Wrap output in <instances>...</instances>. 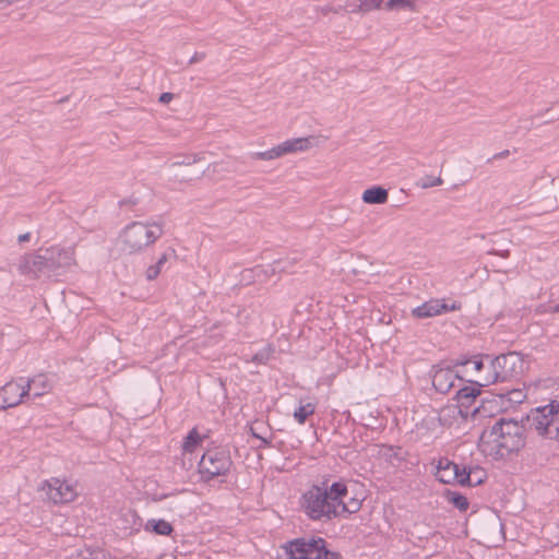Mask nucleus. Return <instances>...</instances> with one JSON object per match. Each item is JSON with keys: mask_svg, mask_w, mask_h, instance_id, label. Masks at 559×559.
I'll return each mask as SVG.
<instances>
[{"mask_svg": "<svg viewBox=\"0 0 559 559\" xmlns=\"http://www.w3.org/2000/svg\"><path fill=\"white\" fill-rule=\"evenodd\" d=\"M443 183V180L441 177H433V176H424L419 179L417 182V186L423 189H428L437 186H441Z\"/></svg>", "mask_w": 559, "mask_h": 559, "instance_id": "nucleus-27", "label": "nucleus"}, {"mask_svg": "<svg viewBox=\"0 0 559 559\" xmlns=\"http://www.w3.org/2000/svg\"><path fill=\"white\" fill-rule=\"evenodd\" d=\"M163 267H160L159 265L157 264H154V265H151L147 270H146V278L148 281H152L154 278H156L158 276V274L160 273Z\"/></svg>", "mask_w": 559, "mask_h": 559, "instance_id": "nucleus-33", "label": "nucleus"}, {"mask_svg": "<svg viewBox=\"0 0 559 559\" xmlns=\"http://www.w3.org/2000/svg\"><path fill=\"white\" fill-rule=\"evenodd\" d=\"M145 528L152 530L154 533H156L158 535H164V536H168L173 532L171 524L165 520H155V519L148 520L145 525Z\"/></svg>", "mask_w": 559, "mask_h": 559, "instance_id": "nucleus-20", "label": "nucleus"}, {"mask_svg": "<svg viewBox=\"0 0 559 559\" xmlns=\"http://www.w3.org/2000/svg\"><path fill=\"white\" fill-rule=\"evenodd\" d=\"M251 431H252V436H253L254 438L259 439V437H262V436L260 435V432H257V431H255V428H254V427H251Z\"/></svg>", "mask_w": 559, "mask_h": 559, "instance_id": "nucleus-46", "label": "nucleus"}, {"mask_svg": "<svg viewBox=\"0 0 559 559\" xmlns=\"http://www.w3.org/2000/svg\"><path fill=\"white\" fill-rule=\"evenodd\" d=\"M201 441V437L195 428H193L185 438L182 450L185 453H192Z\"/></svg>", "mask_w": 559, "mask_h": 559, "instance_id": "nucleus-21", "label": "nucleus"}, {"mask_svg": "<svg viewBox=\"0 0 559 559\" xmlns=\"http://www.w3.org/2000/svg\"><path fill=\"white\" fill-rule=\"evenodd\" d=\"M175 251L173 249H169L168 251L164 252L159 259L157 260L156 264L160 267L164 266V264L169 260L170 255H174Z\"/></svg>", "mask_w": 559, "mask_h": 559, "instance_id": "nucleus-35", "label": "nucleus"}, {"mask_svg": "<svg viewBox=\"0 0 559 559\" xmlns=\"http://www.w3.org/2000/svg\"><path fill=\"white\" fill-rule=\"evenodd\" d=\"M29 239H31L29 233L22 234L17 238L19 242H25V241H28Z\"/></svg>", "mask_w": 559, "mask_h": 559, "instance_id": "nucleus-42", "label": "nucleus"}, {"mask_svg": "<svg viewBox=\"0 0 559 559\" xmlns=\"http://www.w3.org/2000/svg\"><path fill=\"white\" fill-rule=\"evenodd\" d=\"M24 385L27 389L28 397L31 395L39 397L52 389V380L47 374L40 373L31 379L24 378Z\"/></svg>", "mask_w": 559, "mask_h": 559, "instance_id": "nucleus-15", "label": "nucleus"}, {"mask_svg": "<svg viewBox=\"0 0 559 559\" xmlns=\"http://www.w3.org/2000/svg\"><path fill=\"white\" fill-rule=\"evenodd\" d=\"M344 9L349 12H359L357 5H345Z\"/></svg>", "mask_w": 559, "mask_h": 559, "instance_id": "nucleus-43", "label": "nucleus"}, {"mask_svg": "<svg viewBox=\"0 0 559 559\" xmlns=\"http://www.w3.org/2000/svg\"><path fill=\"white\" fill-rule=\"evenodd\" d=\"M479 392L476 388L463 386L457 391L456 396L462 405H465V401L475 399Z\"/></svg>", "mask_w": 559, "mask_h": 559, "instance_id": "nucleus-23", "label": "nucleus"}, {"mask_svg": "<svg viewBox=\"0 0 559 559\" xmlns=\"http://www.w3.org/2000/svg\"><path fill=\"white\" fill-rule=\"evenodd\" d=\"M24 397H28L24 378L5 383L0 388V411L17 406Z\"/></svg>", "mask_w": 559, "mask_h": 559, "instance_id": "nucleus-10", "label": "nucleus"}, {"mask_svg": "<svg viewBox=\"0 0 559 559\" xmlns=\"http://www.w3.org/2000/svg\"><path fill=\"white\" fill-rule=\"evenodd\" d=\"M455 381H462L459 373L450 366H437L432 373V384L435 389L445 394L455 385Z\"/></svg>", "mask_w": 559, "mask_h": 559, "instance_id": "nucleus-14", "label": "nucleus"}, {"mask_svg": "<svg viewBox=\"0 0 559 559\" xmlns=\"http://www.w3.org/2000/svg\"><path fill=\"white\" fill-rule=\"evenodd\" d=\"M466 474H471L472 477L471 480L466 481V485L469 486L481 484L485 476V472L479 467L466 469Z\"/></svg>", "mask_w": 559, "mask_h": 559, "instance_id": "nucleus-28", "label": "nucleus"}, {"mask_svg": "<svg viewBox=\"0 0 559 559\" xmlns=\"http://www.w3.org/2000/svg\"><path fill=\"white\" fill-rule=\"evenodd\" d=\"M47 260L49 261V258L45 257V252L25 254L19 262V272L32 278L50 277Z\"/></svg>", "mask_w": 559, "mask_h": 559, "instance_id": "nucleus-9", "label": "nucleus"}, {"mask_svg": "<svg viewBox=\"0 0 559 559\" xmlns=\"http://www.w3.org/2000/svg\"><path fill=\"white\" fill-rule=\"evenodd\" d=\"M198 160H200V158L198 156H193L192 158L191 157H186V158H183L181 160L174 162L173 166L191 165L193 163H197Z\"/></svg>", "mask_w": 559, "mask_h": 559, "instance_id": "nucleus-36", "label": "nucleus"}, {"mask_svg": "<svg viewBox=\"0 0 559 559\" xmlns=\"http://www.w3.org/2000/svg\"><path fill=\"white\" fill-rule=\"evenodd\" d=\"M389 193L382 187H372L364 191L362 201L367 204H384Z\"/></svg>", "mask_w": 559, "mask_h": 559, "instance_id": "nucleus-17", "label": "nucleus"}, {"mask_svg": "<svg viewBox=\"0 0 559 559\" xmlns=\"http://www.w3.org/2000/svg\"><path fill=\"white\" fill-rule=\"evenodd\" d=\"M163 226L157 222H132L119 235L118 245L126 254L142 252L163 235Z\"/></svg>", "mask_w": 559, "mask_h": 559, "instance_id": "nucleus-3", "label": "nucleus"}, {"mask_svg": "<svg viewBox=\"0 0 559 559\" xmlns=\"http://www.w3.org/2000/svg\"><path fill=\"white\" fill-rule=\"evenodd\" d=\"M345 493L346 485L343 481L325 487L312 486L302 495L301 508L311 520L326 522L337 518V496Z\"/></svg>", "mask_w": 559, "mask_h": 559, "instance_id": "nucleus-2", "label": "nucleus"}, {"mask_svg": "<svg viewBox=\"0 0 559 559\" xmlns=\"http://www.w3.org/2000/svg\"><path fill=\"white\" fill-rule=\"evenodd\" d=\"M231 465L228 453L223 449L207 450L199 462V471L207 478L226 474Z\"/></svg>", "mask_w": 559, "mask_h": 559, "instance_id": "nucleus-7", "label": "nucleus"}, {"mask_svg": "<svg viewBox=\"0 0 559 559\" xmlns=\"http://www.w3.org/2000/svg\"><path fill=\"white\" fill-rule=\"evenodd\" d=\"M45 257L47 260V266L50 276L59 275L61 270L71 266L74 263V251L71 248L63 249L52 247L45 250Z\"/></svg>", "mask_w": 559, "mask_h": 559, "instance_id": "nucleus-11", "label": "nucleus"}, {"mask_svg": "<svg viewBox=\"0 0 559 559\" xmlns=\"http://www.w3.org/2000/svg\"><path fill=\"white\" fill-rule=\"evenodd\" d=\"M316 411V405L311 402H301L300 405L294 411L295 420L302 425L306 423L309 416L313 415Z\"/></svg>", "mask_w": 559, "mask_h": 559, "instance_id": "nucleus-19", "label": "nucleus"}, {"mask_svg": "<svg viewBox=\"0 0 559 559\" xmlns=\"http://www.w3.org/2000/svg\"><path fill=\"white\" fill-rule=\"evenodd\" d=\"M41 490L53 503H69L78 496L76 488L72 484L59 478L46 480Z\"/></svg>", "mask_w": 559, "mask_h": 559, "instance_id": "nucleus-8", "label": "nucleus"}, {"mask_svg": "<svg viewBox=\"0 0 559 559\" xmlns=\"http://www.w3.org/2000/svg\"><path fill=\"white\" fill-rule=\"evenodd\" d=\"M489 369L488 374H483L479 380L475 381L479 386H487L516 378L523 370V360L516 353L499 355L490 359Z\"/></svg>", "mask_w": 559, "mask_h": 559, "instance_id": "nucleus-4", "label": "nucleus"}, {"mask_svg": "<svg viewBox=\"0 0 559 559\" xmlns=\"http://www.w3.org/2000/svg\"><path fill=\"white\" fill-rule=\"evenodd\" d=\"M280 559H341V556L328 550L321 537H302L289 542Z\"/></svg>", "mask_w": 559, "mask_h": 559, "instance_id": "nucleus-5", "label": "nucleus"}, {"mask_svg": "<svg viewBox=\"0 0 559 559\" xmlns=\"http://www.w3.org/2000/svg\"><path fill=\"white\" fill-rule=\"evenodd\" d=\"M174 98V94L173 93H169V92H166V93H163L160 96H159V102L162 104H168L173 100Z\"/></svg>", "mask_w": 559, "mask_h": 559, "instance_id": "nucleus-37", "label": "nucleus"}, {"mask_svg": "<svg viewBox=\"0 0 559 559\" xmlns=\"http://www.w3.org/2000/svg\"><path fill=\"white\" fill-rule=\"evenodd\" d=\"M259 440L261 441L260 447H269L271 444V440L267 437H264V436L259 437Z\"/></svg>", "mask_w": 559, "mask_h": 559, "instance_id": "nucleus-41", "label": "nucleus"}, {"mask_svg": "<svg viewBox=\"0 0 559 559\" xmlns=\"http://www.w3.org/2000/svg\"><path fill=\"white\" fill-rule=\"evenodd\" d=\"M467 364H473V369L479 374L484 369L485 365L481 359L471 360H457L456 365L465 366Z\"/></svg>", "mask_w": 559, "mask_h": 559, "instance_id": "nucleus-31", "label": "nucleus"}, {"mask_svg": "<svg viewBox=\"0 0 559 559\" xmlns=\"http://www.w3.org/2000/svg\"><path fill=\"white\" fill-rule=\"evenodd\" d=\"M510 155V151L509 150H504L502 152H499L497 154L493 155V159H500V158H506Z\"/></svg>", "mask_w": 559, "mask_h": 559, "instance_id": "nucleus-40", "label": "nucleus"}, {"mask_svg": "<svg viewBox=\"0 0 559 559\" xmlns=\"http://www.w3.org/2000/svg\"><path fill=\"white\" fill-rule=\"evenodd\" d=\"M342 7H338V8H333V7H330V5H325V7H322L320 8V11L323 13V14H328L330 12H333V13H338L341 11Z\"/></svg>", "mask_w": 559, "mask_h": 559, "instance_id": "nucleus-38", "label": "nucleus"}, {"mask_svg": "<svg viewBox=\"0 0 559 559\" xmlns=\"http://www.w3.org/2000/svg\"><path fill=\"white\" fill-rule=\"evenodd\" d=\"M489 370V365L487 367L485 366V369L478 374L477 380H479L480 376L488 374Z\"/></svg>", "mask_w": 559, "mask_h": 559, "instance_id": "nucleus-45", "label": "nucleus"}, {"mask_svg": "<svg viewBox=\"0 0 559 559\" xmlns=\"http://www.w3.org/2000/svg\"><path fill=\"white\" fill-rule=\"evenodd\" d=\"M250 156L252 159H259V160H272V159L281 157L277 145L272 147L271 150L265 151V152L251 153Z\"/></svg>", "mask_w": 559, "mask_h": 559, "instance_id": "nucleus-24", "label": "nucleus"}, {"mask_svg": "<svg viewBox=\"0 0 559 559\" xmlns=\"http://www.w3.org/2000/svg\"><path fill=\"white\" fill-rule=\"evenodd\" d=\"M71 559H105V555L102 550L84 549L78 551Z\"/></svg>", "mask_w": 559, "mask_h": 559, "instance_id": "nucleus-25", "label": "nucleus"}, {"mask_svg": "<svg viewBox=\"0 0 559 559\" xmlns=\"http://www.w3.org/2000/svg\"><path fill=\"white\" fill-rule=\"evenodd\" d=\"M205 58V53L204 52H195L191 59L189 60V63L192 64V63H197L201 60H203Z\"/></svg>", "mask_w": 559, "mask_h": 559, "instance_id": "nucleus-39", "label": "nucleus"}, {"mask_svg": "<svg viewBox=\"0 0 559 559\" xmlns=\"http://www.w3.org/2000/svg\"><path fill=\"white\" fill-rule=\"evenodd\" d=\"M348 496V490L346 489L345 495H338L336 502L338 503L337 507V516L344 514V513H355L360 509V501L355 498H350L346 500Z\"/></svg>", "mask_w": 559, "mask_h": 559, "instance_id": "nucleus-18", "label": "nucleus"}, {"mask_svg": "<svg viewBox=\"0 0 559 559\" xmlns=\"http://www.w3.org/2000/svg\"><path fill=\"white\" fill-rule=\"evenodd\" d=\"M490 253H491V254H499V255H500V257H502V258H507V257H509V251H508V250H507V251H503V252L491 251Z\"/></svg>", "mask_w": 559, "mask_h": 559, "instance_id": "nucleus-44", "label": "nucleus"}, {"mask_svg": "<svg viewBox=\"0 0 559 559\" xmlns=\"http://www.w3.org/2000/svg\"><path fill=\"white\" fill-rule=\"evenodd\" d=\"M445 497L460 511H466L468 508V501L466 497L455 491H447Z\"/></svg>", "mask_w": 559, "mask_h": 559, "instance_id": "nucleus-22", "label": "nucleus"}, {"mask_svg": "<svg viewBox=\"0 0 559 559\" xmlns=\"http://www.w3.org/2000/svg\"><path fill=\"white\" fill-rule=\"evenodd\" d=\"M525 394L521 390H513L509 393V400L514 403H521Z\"/></svg>", "mask_w": 559, "mask_h": 559, "instance_id": "nucleus-34", "label": "nucleus"}, {"mask_svg": "<svg viewBox=\"0 0 559 559\" xmlns=\"http://www.w3.org/2000/svg\"><path fill=\"white\" fill-rule=\"evenodd\" d=\"M312 138H295L284 141L278 144V152L281 157L287 154L307 151L311 146Z\"/></svg>", "mask_w": 559, "mask_h": 559, "instance_id": "nucleus-16", "label": "nucleus"}, {"mask_svg": "<svg viewBox=\"0 0 559 559\" xmlns=\"http://www.w3.org/2000/svg\"><path fill=\"white\" fill-rule=\"evenodd\" d=\"M163 267H160L159 265L157 264H154V265H151L147 270H146V278L148 281H152L154 278H156L158 276V274L160 273Z\"/></svg>", "mask_w": 559, "mask_h": 559, "instance_id": "nucleus-32", "label": "nucleus"}, {"mask_svg": "<svg viewBox=\"0 0 559 559\" xmlns=\"http://www.w3.org/2000/svg\"><path fill=\"white\" fill-rule=\"evenodd\" d=\"M462 308L461 302L453 301L448 304L444 299H430L413 309L412 313L414 317L419 319L431 318L445 313L448 311H455Z\"/></svg>", "mask_w": 559, "mask_h": 559, "instance_id": "nucleus-13", "label": "nucleus"}, {"mask_svg": "<svg viewBox=\"0 0 559 559\" xmlns=\"http://www.w3.org/2000/svg\"><path fill=\"white\" fill-rule=\"evenodd\" d=\"M555 310H556L557 312H559V305H557V306L555 307Z\"/></svg>", "mask_w": 559, "mask_h": 559, "instance_id": "nucleus-47", "label": "nucleus"}, {"mask_svg": "<svg viewBox=\"0 0 559 559\" xmlns=\"http://www.w3.org/2000/svg\"><path fill=\"white\" fill-rule=\"evenodd\" d=\"M386 8L389 10L408 9L411 11H416L415 2L413 0H389L386 2Z\"/></svg>", "mask_w": 559, "mask_h": 559, "instance_id": "nucleus-26", "label": "nucleus"}, {"mask_svg": "<svg viewBox=\"0 0 559 559\" xmlns=\"http://www.w3.org/2000/svg\"><path fill=\"white\" fill-rule=\"evenodd\" d=\"M527 423L538 436L559 441V402L552 401L532 409L527 415Z\"/></svg>", "mask_w": 559, "mask_h": 559, "instance_id": "nucleus-6", "label": "nucleus"}, {"mask_svg": "<svg viewBox=\"0 0 559 559\" xmlns=\"http://www.w3.org/2000/svg\"><path fill=\"white\" fill-rule=\"evenodd\" d=\"M436 476L443 484L456 481L460 485H466L472 478L471 474H466V467H460L448 459L439 461Z\"/></svg>", "mask_w": 559, "mask_h": 559, "instance_id": "nucleus-12", "label": "nucleus"}, {"mask_svg": "<svg viewBox=\"0 0 559 559\" xmlns=\"http://www.w3.org/2000/svg\"><path fill=\"white\" fill-rule=\"evenodd\" d=\"M382 3V0H360L359 4H357V10L367 13L371 10L379 9Z\"/></svg>", "mask_w": 559, "mask_h": 559, "instance_id": "nucleus-29", "label": "nucleus"}, {"mask_svg": "<svg viewBox=\"0 0 559 559\" xmlns=\"http://www.w3.org/2000/svg\"><path fill=\"white\" fill-rule=\"evenodd\" d=\"M271 355H272L271 347H265L262 350H260L259 353H257L255 355H253L252 361L258 362V364H264L271 358Z\"/></svg>", "mask_w": 559, "mask_h": 559, "instance_id": "nucleus-30", "label": "nucleus"}, {"mask_svg": "<svg viewBox=\"0 0 559 559\" xmlns=\"http://www.w3.org/2000/svg\"><path fill=\"white\" fill-rule=\"evenodd\" d=\"M524 427L516 420L499 418L483 431L479 448L488 456L503 459L524 447Z\"/></svg>", "mask_w": 559, "mask_h": 559, "instance_id": "nucleus-1", "label": "nucleus"}]
</instances>
